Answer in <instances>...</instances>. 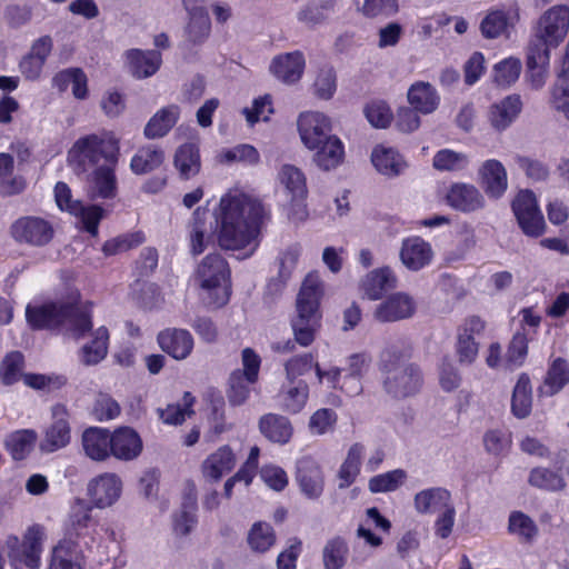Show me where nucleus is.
I'll use <instances>...</instances> for the list:
<instances>
[{"label":"nucleus","instance_id":"nucleus-8","mask_svg":"<svg viewBox=\"0 0 569 569\" xmlns=\"http://www.w3.org/2000/svg\"><path fill=\"white\" fill-rule=\"evenodd\" d=\"M569 32V7L556 4L546 10L538 19L535 29L536 37L542 48H556Z\"/></svg>","mask_w":569,"mask_h":569},{"label":"nucleus","instance_id":"nucleus-51","mask_svg":"<svg viewBox=\"0 0 569 569\" xmlns=\"http://www.w3.org/2000/svg\"><path fill=\"white\" fill-rule=\"evenodd\" d=\"M276 541L273 529L266 522H257L248 533V543L256 552H266Z\"/></svg>","mask_w":569,"mask_h":569},{"label":"nucleus","instance_id":"nucleus-64","mask_svg":"<svg viewBox=\"0 0 569 569\" xmlns=\"http://www.w3.org/2000/svg\"><path fill=\"white\" fill-rule=\"evenodd\" d=\"M81 553L57 545L52 551L49 569H81L78 561Z\"/></svg>","mask_w":569,"mask_h":569},{"label":"nucleus","instance_id":"nucleus-41","mask_svg":"<svg viewBox=\"0 0 569 569\" xmlns=\"http://www.w3.org/2000/svg\"><path fill=\"white\" fill-rule=\"evenodd\" d=\"M173 163L183 179H190L198 174L201 161L197 144L184 143L180 146L176 151Z\"/></svg>","mask_w":569,"mask_h":569},{"label":"nucleus","instance_id":"nucleus-18","mask_svg":"<svg viewBox=\"0 0 569 569\" xmlns=\"http://www.w3.org/2000/svg\"><path fill=\"white\" fill-rule=\"evenodd\" d=\"M111 164L99 166L87 180V193L90 199H113L118 192V181Z\"/></svg>","mask_w":569,"mask_h":569},{"label":"nucleus","instance_id":"nucleus-36","mask_svg":"<svg viewBox=\"0 0 569 569\" xmlns=\"http://www.w3.org/2000/svg\"><path fill=\"white\" fill-rule=\"evenodd\" d=\"M41 550V531L39 528H30L21 548L12 550L10 557L24 563L30 569H38Z\"/></svg>","mask_w":569,"mask_h":569},{"label":"nucleus","instance_id":"nucleus-6","mask_svg":"<svg viewBox=\"0 0 569 569\" xmlns=\"http://www.w3.org/2000/svg\"><path fill=\"white\" fill-rule=\"evenodd\" d=\"M92 507L77 500L69 513L64 528V536L59 546L71 551L82 553L84 549L91 550L97 546L96 527L91 517Z\"/></svg>","mask_w":569,"mask_h":569},{"label":"nucleus","instance_id":"nucleus-43","mask_svg":"<svg viewBox=\"0 0 569 569\" xmlns=\"http://www.w3.org/2000/svg\"><path fill=\"white\" fill-rule=\"evenodd\" d=\"M569 381V366L562 358H557L547 371L543 385L539 391L543 396H553Z\"/></svg>","mask_w":569,"mask_h":569},{"label":"nucleus","instance_id":"nucleus-49","mask_svg":"<svg viewBox=\"0 0 569 569\" xmlns=\"http://www.w3.org/2000/svg\"><path fill=\"white\" fill-rule=\"evenodd\" d=\"M209 211L204 208H197L190 226V246L193 254H200L206 249V219Z\"/></svg>","mask_w":569,"mask_h":569},{"label":"nucleus","instance_id":"nucleus-33","mask_svg":"<svg viewBox=\"0 0 569 569\" xmlns=\"http://www.w3.org/2000/svg\"><path fill=\"white\" fill-rule=\"evenodd\" d=\"M234 466V453L228 446H222L203 461L202 472L206 478L218 481L224 473L230 472Z\"/></svg>","mask_w":569,"mask_h":569},{"label":"nucleus","instance_id":"nucleus-48","mask_svg":"<svg viewBox=\"0 0 569 569\" xmlns=\"http://www.w3.org/2000/svg\"><path fill=\"white\" fill-rule=\"evenodd\" d=\"M348 546L340 537L330 539L323 548L325 569H341L348 557Z\"/></svg>","mask_w":569,"mask_h":569},{"label":"nucleus","instance_id":"nucleus-42","mask_svg":"<svg viewBox=\"0 0 569 569\" xmlns=\"http://www.w3.org/2000/svg\"><path fill=\"white\" fill-rule=\"evenodd\" d=\"M532 408V389L530 378L528 375L522 373L512 392L511 411L518 419L527 418Z\"/></svg>","mask_w":569,"mask_h":569},{"label":"nucleus","instance_id":"nucleus-5","mask_svg":"<svg viewBox=\"0 0 569 569\" xmlns=\"http://www.w3.org/2000/svg\"><path fill=\"white\" fill-rule=\"evenodd\" d=\"M383 389L395 399H405L419 392L422 386V373L418 366L391 350L382 353Z\"/></svg>","mask_w":569,"mask_h":569},{"label":"nucleus","instance_id":"nucleus-23","mask_svg":"<svg viewBox=\"0 0 569 569\" xmlns=\"http://www.w3.org/2000/svg\"><path fill=\"white\" fill-rule=\"evenodd\" d=\"M482 188L486 194L493 199H499L508 188V177L503 164L490 159L482 163L479 169Z\"/></svg>","mask_w":569,"mask_h":569},{"label":"nucleus","instance_id":"nucleus-47","mask_svg":"<svg viewBox=\"0 0 569 569\" xmlns=\"http://www.w3.org/2000/svg\"><path fill=\"white\" fill-rule=\"evenodd\" d=\"M279 180L292 198H303L307 194L306 178L299 168L292 164L282 166Z\"/></svg>","mask_w":569,"mask_h":569},{"label":"nucleus","instance_id":"nucleus-59","mask_svg":"<svg viewBox=\"0 0 569 569\" xmlns=\"http://www.w3.org/2000/svg\"><path fill=\"white\" fill-rule=\"evenodd\" d=\"M197 522L196 518V500L191 499L184 502L181 510L173 517V531L178 536H187L190 533Z\"/></svg>","mask_w":569,"mask_h":569},{"label":"nucleus","instance_id":"nucleus-40","mask_svg":"<svg viewBox=\"0 0 569 569\" xmlns=\"http://www.w3.org/2000/svg\"><path fill=\"white\" fill-rule=\"evenodd\" d=\"M164 151L156 146L149 144L138 149L132 157L130 168L136 174H147L157 170L164 161Z\"/></svg>","mask_w":569,"mask_h":569},{"label":"nucleus","instance_id":"nucleus-60","mask_svg":"<svg viewBox=\"0 0 569 569\" xmlns=\"http://www.w3.org/2000/svg\"><path fill=\"white\" fill-rule=\"evenodd\" d=\"M467 163L468 158L465 153L449 149L438 151L433 158V167L441 171L460 170L465 168Z\"/></svg>","mask_w":569,"mask_h":569},{"label":"nucleus","instance_id":"nucleus-39","mask_svg":"<svg viewBox=\"0 0 569 569\" xmlns=\"http://www.w3.org/2000/svg\"><path fill=\"white\" fill-rule=\"evenodd\" d=\"M375 168L388 177L399 176L407 167L403 158L392 148L378 146L371 153Z\"/></svg>","mask_w":569,"mask_h":569},{"label":"nucleus","instance_id":"nucleus-55","mask_svg":"<svg viewBox=\"0 0 569 569\" xmlns=\"http://www.w3.org/2000/svg\"><path fill=\"white\" fill-rule=\"evenodd\" d=\"M250 385L247 377H243L241 370H234L229 378V389L227 397L232 406L244 403L250 395Z\"/></svg>","mask_w":569,"mask_h":569},{"label":"nucleus","instance_id":"nucleus-38","mask_svg":"<svg viewBox=\"0 0 569 569\" xmlns=\"http://www.w3.org/2000/svg\"><path fill=\"white\" fill-rule=\"evenodd\" d=\"M408 101L413 109L428 114L438 108L439 96L429 82L419 81L409 88Z\"/></svg>","mask_w":569,"mask_h":569},{"label":"nucleus","instance_id":"nucleus-34","mask_svg":"<svg viewBox=\"0 0 569 569\" xmlns=\"http://www.w3.org/2000/svg\"><path fill=\"white\" fill-rule=\"evenodd\" d=\"M521 108L522 102L519 96H508L490 108L489 120L491 126L499 131L505 130L518 117Z\"/></svg>","mask_w":569,"mask_h":569},{"label":"nucleus","instance_id":"nucleus-27","mask_svg":"<svg viewBox=\"0 0 569 569\" xmlns=\"http://www.w3.org/2000/svg\"><path fill=\"white\" fill-rule=\"evenodd\" d=\"M519 20L518 9L489 11L480 23L481 34L487 39L508 36Z\"/></svg>","mask_w":569,"mask_h":569},{"label":"nucleus","instance_id":"nucleus-3","mask_svg":"<svg viewBox=\"0 0 569 569\" xmlns=\"http://www.w3.org/2000/svg\"><path fill=\"white\" fill-rule=\"evenodd\" d=\"M120 143L112 131H100L78 138L67 154V163L80 176L100 162L116 166L119 160Z\"/></svg>","mask_w":569,"mask_h":569},{"label":"nucleus","instance_id":"nucleus-7","mask_svg":"<svg viewBox=\"0 0 569 569\" xmlns=\"http://www.w3.org/2000/svg\"><path fill=\"white\" fill-rule=\"evenodd\" d=\"M229 268L227 261L217 253L203 258L197 269V277L202 289L216 291L218 306L224 305L229 299L228 282Z\"/></svg>","mask_w":569,"mask_h":569},{"label":"nucleus","instance_id":"nucleus-19","mask_svg":"<svg viewBox=\"0 0 569 569\" xmlns=\"http://www.w3.org/2000/svg\"><path fill=\"white\" fill-rule=\"evenodd\" d=\"M52 47L53 42L49 36H43L32 43L29 53L19 63L20 72L27 80L34 81L40 78Z\"/></svg>","mask_w":569,"mask_h":569},{"label":"nucleus","instance_id":"nucleus-14","mask_svg":"<svg viewBox=\"0 0 569 569\" xmlns=\"http://www.w3.org/2000/svg\"><path fill=\"white\" fill-rule=\"evenodd\" d=\"M483 329L485 322L477 316L467 318L459 328L456 352L461 365H471L476 360L479 345L473 336L481 333Z\"/></svg>","mask_w":569,"mask_h":569},{"label":"nucleus","instance_id":"nucleus-52","mask_svg":"<svg viewBox=\"0 0 569 569\" xmlns=\"http://www.w3.org/2000/svg\"><path fill=\"white\" fill-rule=\"evenodd\" d=\"M24 359L20 351L8 353L0 366V379L7 385H13L22 377Z\"/></svg>","mask_w":569,"mask_h":569},{"label":"nucleus","instance_id":"nucleus-62","mask_svg":"<svg viewBox=\"0 0 569 569\" xmlns=\"http://www.w3.org/2000/svg\"><path fill=\"white\" fill-rule=\"evenodd\" d=\"M509 531L525 541H530L537 535L536 523L522 512H512L509 517Z\"/></svg>","mask_w":569,"mask_h":569},{"label":"nucleus","instance_id":"nucleus-4","mask_svg":"<svg viewBox=\"0 0 569 569\" xmlns=\"http://www.w3.org/2000/svg\"><path fill=\"white\" fill-rule=\"evenodd\" d=\"M322 296L321 280L318 273H309L297 297V317L292 319L296 341L307 347L315 340L320 326L319 303Z\"/></svg>","mask_w":569,"mask_h":569},{"label":"nucleus","instance_id":"nucleus-26","mask_svg":"<svg viewBox=\"0 0 569 569\" xmlns=\"http://www.w3.org/2000/svg\"><path fill=\"white\" fill-rule=\"evenodd\" d=\"M309 399V386L307 382L284 381L277 393V402L280 410L296 415L302 411Z\"/></svg>","mask_w":569,"mask_h":569},{"label":"nucleus","instance_id":"nucleus-1","mask_svg":"<svg viewBox=\"0 0 569 569\" xmlns=\"http://www.w3.org/2000/svg\"><path fill=\"white\" fill-rule=\"evenodd\" d=\"M267 217L263 204L246 193L230 190L223 194L214 210L218 243L226 250L249 249L257 246L261 224Z\"/></svg>","mask_w":569,"mask_h":569},{"label":"nucleus","instance_id":"nucleus-17","mask_svg":"<svg viewBox=\"0 0 569 569\" xmlns=\"http://www.w3.org/2000/svg\"><path fill=\"white\" fill-rule=\"evenodd\" d=\"M53 423L47 429L40 448L44 452H53L70 442V426L68 421V413L63 406L57 405L52 410Z\"/></svg>","mask_w":569,"mask_h":569},{"label":"nucleus","instance_id":"nucleus-54","mask_svg":"<svg viewBox=\"0 0 569 569\" xmlns=\"http://www.w3.org/2000/svg\"><path fill=\"white\" fill-rule=\"evenodd\" d=\"M406 478L407 473L402 469L381 473L369 480V490L373 493L395 491L405 482Z\"/></svg>","mask_w":569,"mask_h":569},{"label":"nucleus","instance_id":"nucleus-35","mask_svg":"<svg viewBox=\"0 0 569 569\" xmlns=\"http://www.w3.org/2000/svg\"><path fill=\"white\" fill-rule=\"evenodd\" d=\"M180 117V108L176 104L160 109L151 117L144 127V136L148 139L164 137L177 123Z\"/></svg>","mask_w":569,"mask_h":569},{"label":"nucleus","instance_id":"nucleus-29","mask_svg":"<svg viewBox=\"0 0 569 569\" xmlns=\"http://www.w3.org/2000/svg\"><path fill=\"white\" fill-rule=\"evenodd\" d=\"M305 69V59L301 52H288L277 56L271 64V73L286 83L298 81Z\"/></svg>","mask_w":569,"mask_h":569},{"label":"nucleus","instance_id":"nucleus-28","mask_svg":"<svg viewBox=\"0 0 569 569\" xmlns=\"http://www.w3.org/2000/svg\"><path fill=\"white\" fill-rule=\"evenodd\" d=\"M413 506L418 513H439L453 506L451 493L442 487H432L417 492L413 497Z\"/></svg>","mask_w":569,"mask_h":569},{"label":"nucleus","instance_id":"nucleus-58","mask_svg":"<svg viewBox=\"0 0 569 569\" xmlns=\"http://www.w3.org/2000/svg\"><path fill=\"white\" fill-rule=\"evenodd\" d=\"M183 406L181 405H168L164 409H159V417L164 423L180 425L184 421L186 416L192 413L190 407L192 406L194 398L190 392H184Z\"/></svg>","mask_w":569,"mask_h":569},{"label":"nucleus","instance_id":"nucleus-63","mask_svg":"<svg viewBox=\"0 0 569 569\" xmlns=\"http://www.w3.org/2000/svg\"><path fill=\"white\" fill-rule=\"evenodd\" d=\"M300 244L295 243L289 246L280 253L278 258V279L281 283H286L287 280L291 277L292 271L295 270L298 259L300 257Z\"/></svg>","mask_w":569,"mask_h":569},{"label":"nucleus","instance_id":"nucleus-21","mask_svg":"<svg viewBox=\"0 0 569 569\" xmlns=\"http://www.w3.org/2000/svg\"><path fill=\"white\" fill-rule=\"evenodd\" d=\"M399 256L407 269L419 271L431 262L433 251L430 243L422 238L410 237L402 241Z\"/></svg>","mask_w":569,"mask_h":569},{"label":"nucleus","instance_id":"nucleus-45","mask_svg":"<svg viewBox=\"0 0 569 569\" xmlns=\"http://www.w3.org/2000/svg\"><path fill=\"white\" fill-rule=\"evenodd\" d=\"M528 481L532 487L551 492L562 491L567 487L565 478L559 472L541 467L530 471Z\"/></svg>","mask_w":569,"mask_h":569},{"label":"nucleus","instance_id":"nucleus-44","mask_svg":"<svg viewBox=\"0 0 569 569\" xmlns=\"http://www.w3.org/2000/svg\"><path fill=\"white\" fill-rule=\"evenodd\" d=\"M548 59L549 50L542 47H537L528 56V79L533 89H540L546 82Z\"/></svg>","mask_w":569,"mask_h":569},{"label":"nucleus","instance_id":"nucleus-53","mask_svg":"<svg viewBox=\"0 0 569 569\" xmlns=\"http://www.w3.org/2000/svg\"><path fill=\"white\" fill-rule=\"evenodd\" d=\"M36 440L33 431H18L7 439V448L14 460L24 459L32 450Z\"/></svg>","mask_w":569,"mask_h":569},{"label":"nucleus","instance_id":"nucleus-37","mask_svg":"<svg viewBox=\"0 0 569 569\" xmlns=\"http://www.w3.org/2000/svg\"><path fill=\"white\" fill-rule=\"evenodd\" d=\"M313 150L315 163L325 171L337 168L345 158L343 144L337 136H331Z\"/></svg>","mask_w":569,"mask_h":569},{"label":"nucleus","instance_id":"nucleus-61","mask_svg":"<svg viewBox=\"0 0 569 569\" xmlns=\"http://www.w3.org/2000/svg\"><path fill=\"white\" fill-rule=\"evenodd\" d=\"M368 121L376 128H387L393 118L389 106L381 100L371 101L365 108Z\"/></svg>","mask_w":569,"mask_h":569},{"label":"nucleus","instance_id":"nucleus-12","mask_svg":"<svg viewBox=\"0 0 569 569\" xmlns=\"http://www.w3.org/2000/svg\"><path fill=\"white\" fill-rule=\"evenodd\" d=\"M297 124L300 139L309 150L316 149L332 136L330 120L321 112H303L299 116Z\"/></svg>","mask_w":569,"mask_h":569},{"label":"nucleus","instance_id":"nucleus-10","mask_svg":"<svg viewBox=\"0 0 569 569\" xmlns=\"http://www.w3.org/2000/svg\"><path fill=\"white\" fill-rule=\"evenodd\" d=\"M54 198L61 210L81 217L84 229L92 236H97L99 222L104 214V210L101 207L97 204L86 207L81 201L72 200L71 190L64 182H58L56 184Z\"/></svg>","mask_w":569,"mask_h":569},{"label":"nucleus","instance_id":"nucleus-56","mask_svg":"<svg viewBox=\"0 0 569 569\" xmlns=\"http://www.w3.org/2000/svg\"><path fill=\"white\" fill-rule=\"evenodd\" d=\"M317 362L313 361L311 353L295 356L284 362L286 380L292 382H306L298 379L315 368Z\"/></svg>","mask_w":569,"mask_h":569},{"label":"nucleus","instance_id":"nucleus-50","mask_svg":"<svg viewBox=\"0 0 569 569\" xmlns=\"http://www.w3.org/2000/svg\"><path fill=\"white\" fill-rule=\"evenodd\" d=\"M211 29L210 18L206 10H197L190 14V21L186 28L188 40L193 44L203 42Z\"/></svg>","mask_w":569,"mask_h":569},{"label":"nucleus","instance_id":"nucleus-57","mask_svg":"<svg viewBox=\"0 0 569 569\" xmlns=\"http://www.w3.org/2000/svg\"><path fill=\"white\" fill-rule=\"evenodd\" d=\"M521 71L518 59L508 58L497 63L493 68V81L500 87H509L517 81Z\"/></svg>","mask_w":569,"mask_h":569},{"label":"nucleus","instance_id":"nucleus-30","mask_svg":"<svg viewBox=\"0 0 569 569\" xmlns=\"http://www.w3.org/2000/svg\"><path fill=\"white\" fill-rule=\"evenodd\" d=\"M398 284V278L389 267L370 271L361 281V288L370 300H378Z\"/></svg>","mask_w":569,"mask_h":569},{"label":"nucleus","instance_id":"nucleus-32","mask_svg":"<svg viewBox=\"0 0 569 569\" xmlns=\"http://www.w3.org/2000/svg\"><path fill=\"white\" fill-rule=\"evenodd\" d=\"M260 432L270 441L287 443L293 433L290 420L281 415L266 413L259 419Z\"/></svg>","mask_w":569,"mask_h":569},{"label":"nucleus","instance_id":"nucleus-20","mask_svg":"<svg viewBox=\"0 0 569 569\" xmlns=\"http://www.w3.org/2000/svg\"><path fill=\"white\" fill-rule=\"evenodd\" d=\"M157 340L161 350L176 360L186 359L193 349V338L186 329H164L158 333Z\"/></svg>","mask_w":569,"mask_h":569},{"label":"nucleus","instance_id":"nucleus-24","mask_svg":"<svg viewBox=\"0 0 569 569\" xmlns=\"http://www.w3.org/2000/svg\"><path fill=\"white\" fill-rule=\"evenodd\" d=\"M111 455L119 460H133L142 451L139 435L129 427H120L111 433Z\"/></svg>","mask_w":569,"mask_h":569},{"label":"nucleus","instance_id":"nucleus-9","mask_svg":"<svg viewBox=\"0 0 569 569\" xmlns=\"http://www.w3.org/2000/svg\"><path fill=\"white\" fill-rule=\"evenodd\" d=\"M511 209L519 228L526 236L538 238L545 233L546 221L531 190H520L511 202Z\"/></svg>","mask_w":569,"mask_h":569},{"label":"nucleus","instance_id":"nucleus-16","mask_svg":"<svg viewBox=\"0 0 569 569\" xmlns=\"http://www.w3.org/2000/svg\"><path fill=\"white\" fill-rule=\"evenodd\" d=\"M88 493L94 507H110L120 497L121 480L114 473H103L89 482Z\"/></svg>","mask_w":569,"mask_h":569},{"label":"nucleus","instance_id":"nucleus-11","mask_svg":"<svg viewBox=\"0 0 569 569\" xmlns=\"http://www.w3.org/2000/svg\"><path fill=\"white\" fill-rule=\"evenodd\" d=\"M12 238L21 243L43 247L53 238V228L49 221L40 217L27 216L17 219L10 227Z\"/></svg>","mask_w":569,"mask_h":569},{"label":"nucleus","instance_id":"nucleus-22","mask_svg":"<svg viewBox=\"0 0 569 569\" xmlns=\"http://www.w3.org/2000/svg\"><path fill=\"white\" fill-rule=\"evenodd\" d=\"M297 481L301 491L316 499L323 491V475L319 465L311 458H301L297 463Z\"/></svg>","mask_w":569,"mask_h":569},{"label":"nucleus","instance_id":"nucleus-13","mask_svg":"<svg viewBox=\"0 0 569 569\" xmlns=\"http://www.w3.org/2000/svg\"><path fill=\"white\" fill-rule=\"evenodd\" d=\"M416 310L413 297L406 292H396L376 307L373 318L382 323L396 322L411 318Z\"/></svg>","mask_w":569,"mask_h":569},{"label":"nucleus","instance_id":"nucleus-25","mask_svg":"<svg viewBox=\"0 0 569 569\" xmlns=\"http://www.w3.org/2000/svg\"><path fill=\"white\" fill-rule=\"evenodd\" d=\"M111 433L107 429L91 427L83 431L82 450L93 461H104L111 456Z\"/></svg>","mask_w":569,"mask_h":569},{"label":"nucleus","instance_id":"nucleus-31","mask_svg":"<svg viewBox=\"0 0 569 569\" xmlns=\"http://www.w3.org/2000/svg\"><path fill=\"white\" fill-rule=\"evenodd\" d=\"M126 58L131 73L138 79L153 76L162 62L161 53L156 50L130 49L126 52Z\"/></svg>","mask_w":569,"mask_h":569},{"label":"nucleus","instance_id":"nucleus-15","mask_svg":"<svg viewBox=\"0 0 569 569\" xmlns=\"http://www.w3.org/2000/svg\"><path fill=\"white\" fill-rule=\"evenodd\" d=\"M446 201L452 209L463 213H471L485 208L486 199L480 190L469 183H453L450 186Z\"/></svg>","mask_w":569,"mask_h":569},{"label":"nucleus","instance_id":"nucleus-2","mask_svg":"<svg viewBox=\"0 0 569 569\" xmlns=\"http://www.w3.org/2000/svg\"><path fill=\"white\" fill-rule=\"evenodd\" d=\"M26 317L33 329L61 328L76 338L82 337L92 328L90 311L69 302L28 306Z\"/></svg>","mask_w":569,"mask_h":569},{"label":"nucleus","instance_id":"nucleus-46","mask_svg":"<svg viewBox=\"0 0 569 569\" xmlns=\"http://www.w3.org/2000/svg\"><path fill=\"white\" fill-rule=\"evenodd\" d=\"M108 339L109 333L107 328H98L94 332L93 340L82 348L83 363L90 366L100 362L107 356Z\"/></svg>","mask_w":569,"mask_h":569}]
</instances>
